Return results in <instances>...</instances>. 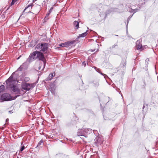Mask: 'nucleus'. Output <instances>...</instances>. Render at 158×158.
<instances>
[{
	"mask_svg": "<svg viewBox=\"0 0 158 158\" xmlns=\"http://www.w3.org/2000/svg\"><path fill=\"white\" fill-rule=\"evenodd\" d=\"M16 73V72L13 73L10 77L5 81V82L3 83V84L5 85L6 83L7 88H10L14 92L16 93H18L19 92V89L17 86L14 85L17 79L14 76Z\"/></svg>",
	"mask_w": 158,
	"mask_h": 158,
	"instance_id": "1",
	"label": "nucleus"
},
{
	"mask_svg": "<svg viewBox=\"0 0 158 158\" xmlns=\"http://www.w3.org/2000/svg\"><path fill=\"white\" fill-rule=\"evenodd\" d=\"M48 44L42 43L40 44H38L35 47V49L39 50L40 51L45 52L48 49Z\"/></svg>",
	"mask_w": 158,
	"mask_h": 158,
	"instance_id": "2",
	"label": "nucleus"
},
{
	"mask_svg": "<svg viewBox=\"0 0 158 158\" xmlns=\"http://www.w3.org/2000/svg\"><path fill=\"white\" fill-rule=\"evenodd\" d=\"M37 51H36L31 53L27 60V62L30 63L37 59Z\"/></svg>",
	"mask_w": 158,
	"mask_h": 158,
	"instance_id": "3",
	"label": "nucleus"
},
{
	"mask_svg": "<svg viewBox=\"0 0 158 158\" xmlns=\"http://www.w3.org/2000/svg\"><path fill=\"white\" fill-rule=\"evenodd\" d=\"M37 59L38 58L39 60H42L43 62V68H44L45 66L46 60L44 54L39 51H37Z\"/></svg>",
	"mask_w": 158,
	"mask_h": 158,
	"instance_id": "4",
	"label": "nucleus"
},
{
	"mask_svg": "<svg viewBox=\"0 0 158 158\" xmlns=\"http://www.w3.org/2000/svg\"><path fill=\"white\" fill-rule=\"evenodd\" d=\"M32 84L27 83H23L22 84V88L26 91L29 90L32 87Z\"/></svg>",
	"mask_w": 158,
	"mask_h": 158,
	"instance_id": "5",
	"label": "nucleus"
},
{
	"mask_svg": "<svg viewBox=\"0 0 158 158\" xmlns=\"http://www.w3.org/2000/svg\"><path fill=\"white\" fill-rule=\"evenodd\" d=\"M10 95L8 94H4L1 96V102L10 100Z\"/></svg>",
	"mask_w": 158,
	"mask_h": 158,
	"instance_id": "6",
	"label": "nucleus"
},
{
	"mask_svg": "<svg viewBox=\"0 0 158 158\" xmlns=\"http://www.w3.org/2000/svg\"><path fill=\"white\" fill-rule=\"evenodd\" d=\"M103 138L102 136H97L94 139V143L97 146H98L102 144L103 142Z\"/></svg>",
	"mask_w": 158,
	"mask_h": 158,
	"instance_id": "7",
	"label": "nucleus"
},
{
	"mask_svg": "<svg viewBox=\"0 0 158 158\" xmlns=\"http://www.w3.org/2000/svg\"><path fill=\"white\" fill-rule=\"evenodd\" d=\"M73 43L74 42L73 41H68L64 43H61L60 44H59V46L60 47H68L69 46H71V44H73Z\"/></svg>",
	"mask_w": 158,
	"mask_h": 158,
	"instance_id": "8",
	"label": "nucleus"
},
{
	"mask_svg": "<svg viewBox=\"0 0 158 158\" xmlns=\"http://www.w3.org/2000/svg\"><path fill=\"white\" fill-rule=\"evenodd\" d=\"M77 135L78 136H83L85 137H87V135L85 134L84 132L83 131V129H82L79 130L77 133Z\"/></svg>",
	"mask_w": 158,
	"mask_h": 158,
	"instance_id": "9",
	"label": "nucleus"
},
{
	"mask_svg": "<svg viewBox=\"0 0 158 158\" xmlns=\"http://www.w3.org/2000/svg\"><path fill=\"white\" fill-rule=\"evenodd\" d=\"M126 60H123L122 61L121 64L120 65V67L121 68H122L123 70H124L126 67Z\"/></svg>",
	"mask_w": 158,
	"mask_h": 158,
	"instance_id": "10",
	"label": "nucleus"
},
{
	"mask_svg": "<svg viewBox=\"0 0 158 158\" xmlns=\"http://www.w3.org/2000/svg\"><path fill=\"white\" fill-rule=\"evenodd\" d=\"M140 42L141 41L140 40H138L136 42L137 49L138 50L140 49L142 47V45Z\"/></svg>",
	"mask_w": 158,
	"mask_h": 158,
	"instance_id": "11",
	"label": "nucleus"
},
{
	"mask_svg": "<svg viewBox=\"0 0 158 158\" xmlns=\"http://www.w3.org/2000/svg\"><path fill=\"white\" fill-rule=\"evenodd\" d=\"M73 25L75 29L77 30L79 27V23L77 21H75L73 23Z\"/></svg>",
	"mask_w": 158,
	"mask_h": 158,
	"instance_id": "12",
	"label": "nucleus"
},
{
	"mask_svg": "<svg viewBox=\"0 0 158 158\" xmlns=\"http://www.w3.org/2000/svg\"><path fill=\"white\" fill-rule=\"evenodd\" d=\"M99 80L98 79H96L94 80L93 81L94 86L95 87H98L99 85Z\"/></svg>",
	"mask_w": 158,
	"mask_h": 158,
	"instance_id": "13",
	"label": "nucleus"
},
{
	"mask_svg": "<svg viewBox=\"0 0 158 158\" xmlns=\"http://www.w3.org/2000/svg\"><path fill=\"white\" fill-rule=\"evenodd\" d=\"M55 76V74H53V73H52L50 74L48 77L46 79V81H50Z\"/></svg>",
	"mask_w": 158,
	"mask_h": 158,
	"instance_id": "14",
	"label": "nucleus"
},
{
	"mask_svg": "<svg viewBox=\"0 0 158 158\" xmlns=\"http://www.w3.org/2000/svg\"><path fill=\"white\" fill-rule=\"evenodd\" d=\"M83 129V131L84 132L85 134L87 133H89L92 132V131L91 129L88 128Z\"/></svg>",
	"mask_w": 158,
	"mask_h": 158,
	"instance_id": "15",
	"label": "nucleus"
},
{
	"mask_svg": "<svg viewBox=\"0 0 158 158\" xmlns=\"http://www.w3.org/2000/svg\"><path fill=\"white\" fill-rule=\"evenodd\" d=\"M27 62H27V60L22 65L23 67V68L24 69V70L26 69L28 67V65H27Z\"/></svg>",
	"mask_w": 158,
	"mask_h": 158,
	"instance_id": "16",
	"label": "nucleus"
},
{
	"mask_svg": "<svg viewBox=\"0 0 158 158\" xmlns=\"http://www.w3.org/2000/svg\"><path fill=\"white\" fill-rule=\"evenodd\" d=\"M24 70V69L23 68V67L22 65H21V66L19 67V68L17 70L15 71L14 73H15L16 72L15 74V75H17V72L18 71H22ZM15 77V76H14Z\"/></svg>",
	"mask_w": 158,
	"mask_h": 158,
	"instance_id": "17",
	"label": "nucleus"
},
{
	"mask_svg": "<svg viewBox=\"0 0 158 158\" xmlns=\"http://www.w3.org/2000/svg\"><path fill=\"white\" fill-rule=\"evenodd\" d=\"M87 31H88L87 30L85 32H84L81 34H80L78 36V38L84 37L87 34Z\"/></svg>",
	"mask_w": 158,
	"mask_h": 158,
	"instance_id": "18",
	"label": "nucleus"
},
{
	"mask_svg": "<svg viewBox=\"0 0 158 158\" xmlns=\"http://www.w3.org/2000/svg\"><path fill=\"white\" fill-rule=\"evenodd\" d=\"M44 64L43 63H41L39 64V66L38 67V69L39 70L42 69V70L44 68H43Z\"/></svg>",
	"mask_w": 158,
	"mask_h": 158,
	"instance_id": "19",
	"label": "nucleus"
},
{
	"mask_svg": "<svg viewBox=\"0 0 158 158\" xmlns=\"http://www.w3.org/2000/svg\"><path fill=\"white\" fill-rule=\"evenodd\" d=\"M33 6V4H31V3L30 4L28 5L27 6H26L25 8V9L24 10L23 12V13L25 12V11L29 7H31V8Z\"/></svg>",
	"mask_w": 158,
	"mask_h": 158,
	"instance_id": "20",
	"label": "nucleus"
},
{
	"mask_svg": "<svg viewBox=\"0 0 158 158\" xmlns=\"http://www.w3.org/2000/svg\"><path fill=\"white\" fill-rule=\"evenodd\" d=\"M43 141L42 140H40V141L38 143L37 147L39 146L40 145H41L42 143H43Z\"/></svg>",
	"mask_w": 158,
	"mask_h": 158,
	"instance_id": "21",
	"label": "nucleus"
},
{
	"mask_svg": "<svg viewBox=\"0 0 158 158\" xmlns=\"http://www.w3.org/2000/svg\"><path fill=\"white\" fill-rule=\"evenodd\" d=\"M138 10V9H131V12H134V13L136 12H137Z\"/></svg>",
	"mask_w": 158,
	"mask_h": 158,
	"instance_id": "22",
	"label": "nucleus"
},
{
	"mask_svg": "<svg viewBox=\"0 0 158 158\" xmlns=\"http://www.w3.org/2000/svg\"><path fill=\"white\" fill-rule=\"evenodd\" d=\"M16 0H12V1L10 4V5L11 6L15 4V2H16Z\"/></svg>",
	"mask_w": 158,
	"mask_h": 158,
	"instance_id": "23",
	"label": "nucleus"
},
{
	"mask_svg": "<svg viewBox=\"0 0 158 158\" xmlns=\"http://www.w3.org/2000/svg\"><path fill=\"white\" fill-rule=\"evenodd\" d=\"M25 148V147L24 145H23L20 148V152H22L23 151Z\"/></svg>",
	"mask_w": 158,
	"mask_h": 158,
	"instance_id": "24",
	"label": "nucleus"
},
{
	"mask_svg": "<svg viewBox=\"0 0 158 158\" xmlns=\"http://www.w3.org/2000/svg\"><path fill=\"white\" fill-rule=\"evenodd\" d=\"M29 78L28 77H25V81H28L29 80Z\"/></svg>",
	"mask_w": 158,
	"mask_h": 158,
	"instance_id": "25",
	"label": "nucleus"
},
{
	"mask_svg": "<svg viewBox=\"0 0 158 158\" xmlns=\"http://www.w3.org/2000/svg\"><path fill=\"white\" fill-rule=\"evenodd\" d=\"M86 62H85V61H84L83 63H82V65H84V67H85V65H86Z\"/></svg>",
	"mask_w": 158,
	"mask_h": 158,
	"instance_id": "26",
	"label": "nucleus"
},
{
	"mask_svg": "<svg viewBox=\"0 0 158 158\" xmlns=\"http://www.w3.org/2000/svg\"><path fill=\"white\" fill-rule=\"evenodd\" d=\"M118 46L117 44H114V45H113V46H112V48H115L116 46Z\"/></svg>",
	"mask_w": 158,
	"mask_h": 158,
	"instance_id": "27",
	"label": "nucleus"
},
{
	"mask_svg": "<svg viewBox=\"0 0 158 158\" xmlns=\"http://www.w3.org/2000/svg\"><path fill=\"white\" fill-rule=\"evenodd\" d=\"M9 113H10V114H11L13 113L12 111V110H10L9 111Z\"/></svg>",
	"mask_w": 158,
	"mask_h": 158,
	"instance_id": "28",
	"label": "nucleus"
},
{
	"mask_svg": "<svg viewBox=\"0 0 158 158\" xmlns=\"http://www.w3.org/2000/svg\"><path fill=\"white\" fill-rule=\"evenodd\" d=\"M128 21L127 23V24L126 25V27H127V25H128Z\"/></svg>",
	"mask_w": 158,
	"mask_h": 158,
	"instance_id": "29",
	"label": "nucleus"
},
{
	"mask_svg": "<svg viewBox=\"0 0 158 158\" xmlns=\"http://www.w3.org/2000/svg\"><path fill=\"white\" fill-rule=\"evenodd\" d=\"M101 73V74L102 75H105V76H107L106 75H105V74H103V73Z\"/></svg>",
	"mask_w": 158,
	"mask_h": 158,
	"instance_id": "30",
	"label": "nucleus"
},
{
	"mask_svg": "<svg viewBox=\"0 0 158 158\" xmlns=\"http://www.w3.org/2000/svg\"><path fill=\"white\" fill-rule=\"evenodd\" d=\"M8 120H9V119L8 118H7L6 120V121L7 122V121H8Z\"/></svg>",
	"mask_w": 158,
	"mask_h": 158,
	"instance_id": "31",
	"label": "nucleus"
},
{
	"mask_svg": "<svg viewBox=\"0 0 158 158\" xmlns=\"http://www.w3.org/2000/svg\"><path fill=\"white\" fill-rule=\"evenodd\" d=\"M144 107V106H143V109Z\"/></svg>",
	"mask_w": 158,
	"mask_h": 158,
	"instance_id": "32",
	"label": "nucleus"
},
{
	"mask_svg": "<svg viewBox=\"0 0 158 158\" xmlns=\"http://www.w3.org/2000/svg\"><path fill=\"white\" fill-rule=\"evenodd\" d=\"M23 14L22 13V15H20V17L21 16H22V15Z\"/></svg>",
	"mask_w": 158,
	"mask_h": 158,
	"instance_id": "33",
	"label": "nucleus"
},
{
	"mask_svg": "<svg viewBox=\"0 0 158 158\" xmlns=\"http://www.w3.org/2000/svg\"><path fill=\"white\" fill-rule=\"evenodd\" d=\"M23 14L22 13V15H20V17L21 16H22V15Z\"/></svg>",
	"mask_w": 158,
	"mask_h": 158,
	"instance_id": "34",
	"label": "nucleus"
},
{
	"mask_svg": "<svg viewBox=\"0 0 158 158\" xmlns=\"http://www.w3.org/2000/svg\"><path fill=\"white\" fill-rule=\"evenodd\" d=\"M19 57H18V58H17V59H19Z\"/></svg>",
	"mask_w": 158,
	"mask_h": 158,
	"instance_id": "35",
	"label": "nucleus"
},
{
	"mask_svg": "<svg viewBox=\"0 0 158 158\" xmlns=\"http://www.w3.org/2000/svg\"><path fill=\"white\" fill-rule=\"evenodd\" d=\"M121 95L122 96V94H121Z\"/></svg>",
	"mask_w": 158,
	"mask_h": 158,
	"instance_id": "36",
	"label": "nucleus"
},
{
	"mask_svg": "<svg viewBox=\"0 0 158 158\" xmlns=\"http://www.w3.org/2000/svg\"><path fill=\"white\" fill-rule=\"evenodd\" d=\"M29 12H31V11H29Z\"/></svg>",
	"mask_w": 158,
	"mask_h": 158,
	"instance_id": "37",
	"label": "nucleus"
}]
</instances>
